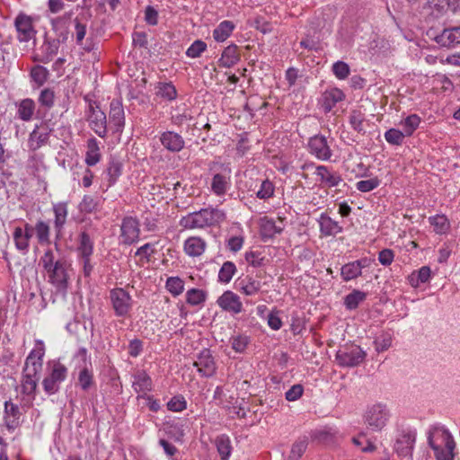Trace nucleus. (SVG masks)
<instances>
[{
	"mask_svg": "<svg viewBox=\"0 0 460 460\" xmlns=\"http://www.w3.org/2000/svg\"><path fill=\"white\" fill-rule=\"evenodd\" d=\"M41 265L47 273L49 282L51 283L58 292L66 294L68 280V270L70 264L59 252L52 249H47L40 259Z\"/></svg>",
	"mask_w": 460,
	"mask_h": 460,
	"instance_id": "obj_1",
	"label": "nucleus"
},
{
	"mask_svg": "<svg viewBox=\"0 0 460 460\" xmlns=\"http://www.w3.org/2000/svg\"><path fill=\"white\" fill-rule=\"evenodd\" d=\"M44 354V344L42 341H38L37 345L29 353L25 360L21 387L22 393L29 396L31 400L35 397L38 382L37 375L42 368V358Z\"/></svg>",
	"mask_w": 460,
	"mask_h": 460,
	"instance_id": "obj_2",
	"label": "nucleus"
},
{
	"mask_svg": "<svg viewBox=\"0 0 460 460\" xmlns=\"http://www.w3.org/2000/svg\"><path fill=\"white\" fill-rule=\"evenodd\" d=\"M226 219L223 209L208 206L183 216L179 225L184 229H206L220 226Z\"/></svg>",
	"mask_w": 460,
	"mask_h": 460,
	"instance_id": "obj_3",
	"label": "nucleus"
},
{
	"mask_svg": "<svg viewBox=\"0 0 460 460\" xmlns=\"http://www.w3.org/2000/svg\"><path fill=\"white\" fill-rule=\"evenodd\" d=\"M428 444L434 452L437 460H453L456 443L449 430L443 425L435 424L429 427Z\"/></svg>",
	"mask_w": 460,
	"mask_h": 460,
	"instance_id": "obj_4",
	"label": "nucleus"
},
{
	"mask_svg": "<svg viewBox=\"0 0 460 460\" xmlns=\"http://www.w3.org/2000/svg\"><path fill=\"white\" fill-rule=\"evenodd\" d=\"M416 437V429L411 427L402 428L397 430L394 443V451L398 457L412 460Z\"/></svg>",
	"mask_w": 460,
	"mask_h": 460,
	"instance_id": "obj_5",
	"label": "nucleus"
},
{
	"mask_svg": "<svg viewBox=\"0 0 460 460\" xmlns=\"http://www.w3.org/2000/svg\"><path fill=\"white\" fill-rule=\"evenodd\" d=\"M391 413L385 404L375 403L368 406L364 413V421L372 431H381L387 424Z\"/></svg>",
	"mask_w": 460,
	"mask_h": 460,
	"instance_id": "obj_6",
	"label": "nucleus"
},
{
	"mask_svg": "<svg viewBox=\"0 0 460 460\" xmlns=\"http://www.w3.org/2000/svg\"><path fill=\"white\" fill-rule=\"evenodd\" d=\"M366 357V351L358 345L346 344L338 349L335 360L341 367H355L360 365Z\"/></svg>",
	"mask_w": 460,
	"mask_h": 460,
	"instance_id": "obj_7",
	"label": "nucleus"
},
{
	"mask_svg": "<svg viewBox=\"0 0 460 460\" xmlns=\"http://www.w3.org/2000/svg\"><path fill=\"white\" fill-rule=\"evenodd\" d=\"M67 376V368L59 361H54L49 367V373L42 381L46 394H55L58 392L60 385Z\"/></svg>",
	"mask_w": 460,
	"mask_h": 460,
	"instance_id": "obj_8",
	"label": "nucleus"
},
{
	"mask_svg": "<svg viewBox=\"0 0 460 460\" xmlns=\"http://www.w3.org/2000/svg\"><path fill=\"white\" fill-rule=\"evenodd\" d=\"M110 300L117 316H126L132 309V297L128 291L116 288L110 291Z\"/></svg>",
	"mask_w": 460,
	"mask_h": 460,
	"instance_id": "obj_9",
	"label": "nucleus"
},
{
	"mask_svg": "<svg viewBox=\"0 0 460 460\" xmlns=\"http://www.w3.org/2000/svg\"><path fill=\"white\" fill-rule=\"evenodd\" d=\"M447 9L454 13L460 9V0H428L423 7V13L430 19H438L443 16Z\"/></svg>",
	"mask_w": 460,
	"mask_h": 460,
	"instance_id": "obj_10",
	"label": "nucleus"
},
{
	"mask_svg": "<svg viewBox=\"0 0 460 460\" xmlns=\"http://www.w3.org/2000/svg\"><path fill=\"white\" fill-rule=\"evenodd\" d=\"M309 153L321 161H329L332 156L331 142L323 135H314L307 143Z\"/></svg>",
	"mask_w": 460,
	"mask_h": 460,
	"instance_id": "obj_11",
	"label": "nucleus"
},
{
	"mask_svg": "<svg viewBox=\"0 0 460 460\" xmlns=\"http://www.w3.org/2000/svg\"><path fill=\"white\" fill-rule=\"evenodd\" d=\"M89 127L102 138L107 136L106 114L95 103H90L86 115Z\"/></svg>",
	"mask_w": 460,
	"mask_h": 460,
	"instance_id": "obj_12",
	"label": "nucleus"
},
{
	"mask_svg": "<svg viewBox=\"0 0 460 460\" xmlns=\"http://www.w3.org/2000/svg\"><path fill=\"white\" fill-rule=\"evenodd\" d=\"M374 261L369 257H362L357 261H349L341 268V277L346 282L356 279L362 275L363 270L370 268Z\"/></svg>",
	"mask_w": 460,
	"mask_h": 460,
	"instance_id": "obj_13",
	"label": "nucleus"
},
{
	"mask_svg": "<svg viewBox=\"0 0 460 460\" xmlns=\"http://www.w3.org/2000/svg\"><path fill=\"white\" fill-rule=\"evenodd\" d=\"M24 406L20 407L12 401L4 402V422L8 431H14L23 420Z\"/></svg>",
	"mask_w": 460,
	"mask_h": 460,
	"instance_id": "obj_14",
	"label": "nucleus"
},
{
	"mask_svg": "<svg viewBox=\"0 0 460 460\" xmlns=\"http://www.w3.org/2000/svg\"><path fill=\"white\" fill-rule=\"evenodd\" d=\"M193 366L202 377H211L217 372V363L208 349H202L198 355Z\"/></svg>",
	"mask_w": 460,
	"mask_h": 460,
	"instance_id": "obj_15",
	"label": "nucleus"
},
{
	"mask_svg": "<svg viewBox=\"0 0 460 460\" xmlns=\"http://www.w3.org/2000/svg\"><path fill=\"white\" fill-rule=\"evenodd\" d=\"M139 234L138 220L132 217H125L120 226V242L126 245L133 244L139 240Z\"/></svg>",
	"mask_w": 460,
	"mask_h": 460,
	"instance_id": "obj_16",
	"label": "nucleus"
},
{
	"mask_svg": "<svg viewBox=\"0 0 460 460\" xmlns=\"http://www.w3.org/2000/svg\"><path fill=\"white\" fill-rule=\"evenodd\" d=\"M17 39L20 42L33 41L35 45L36 30L30 16L21 13L14 20Z\"/></svg>",
	"mask_w": 460,
	"mask_h": 460,
	"instance_id": "obj_17",
	"label": "nucleus"
},
{
	"mask_svg": "<svg viewBox=\"0 0 460 460\" xmlns=\"http://www.w3.org/2000/svg\"><path fill=\"white\" fill-rule=\"evenodd\" d=\"M109 122L114 133H122L125 127V112L120 100L113 99L111 102Z\"/></svg>",
	"mask_w": 460,
	"mask_h": 460,
	"instance_id": "obj_18",
	"label": "nucleus"
},
{
	"mask_svg": "<svg viewBox=\"0 0 460 460\" xmlns=\"http://www.w3.org/2000/svg\"><path fill=\"white\" fill-rule=\"evenodd\" d=\"M217 305L224 311L237 314L243 311L240 296L233 291H225L217 300Z\"/></svg>",
	"mask_w": 460,
	"mask_h": 460,
	"instance_id": "obj_19",
	"label": "nucleus"
},
{
	"mask_svg": "<svg viewBox=\"0 0 460 460\" xmlns=\"http://www.w3.org/2000/svg\"><path fill=\"white\" fill-rule=\"evenodd\" d=\"M236 289L247 296L257 295L261 288V282L251 275L240 277L235 281Z\"/></svg>",
	"mask_w": 460,
	"mask_h": 460,
	"instance_id": "obj_20",
	"label": "nucleus"
},
{
	"mask_svg": "<svg viewBox=\"0 0 460 460\" xmlns=\"http://www.w3.org/2000/svg\"><path fill=\"white\" fill-rule=\"evenodd\" d=\"M317 222L322 236H336L343 231V227L339 224V222L332 219L326 213H322L317 219Z\"/></svg>",
	"mask_w": 460,
	"mask_h": 460,
	"instance_id": "obj_21",
	"label": "nucleus"
},
{
	"mask_svg": "<svg viewBox=\"0 0 460 460\" xmlns=\"http://www.w3.org/2000/svg\"><path fill=\"white\" fill-rule=\"evenodd\" d=\"M314 174L320 179L321 185L327 188L337 187L342 181L341 174L325 165L315 167Z\"/></svg>",
	"mask_w": 460,
	"mask_h": 460,
	"instance_id": "obj_22",
	"label": "nucleus"
},
{
	"mask_svg": "<svg viewBox=\"0 0 460 460\" xmlns=\"http://www.w3.org/2000/svg\"><path fill=\"white\" fill-rule=\"evenodd\" d=\"M50 129L45 126H36L32 132L30 134L28 139V146L31 150H37L42 146L46 145L49 141Z\"/></svg>",
	"mask_w": 460,
	"mask_h": 460,
	"instance_id": "obj_23",
	"label": "nucleus"
},
{
	"mask_svg": "<svg viewBox=\"0 0 460 460\" xmlns=\"http://www.w3.org/2000/svg\"><path fill=\"white\" fill-rule=\"evenodd\" d=\"M434 39L436 42L442 47H453L460 44V25L444 29L439 34L436 35Z\"/></svg>",
	"mask_w": 460,
	"mask_h": 460,
	"instance_id": "obj_24",
	"label": "nucleus"
},
{
	"mask_svg": "<svg viewBox=\"0 0 460 460\" xmlns=\"http://www.w3.org/2000/svg\"><path fill=\"white\" fill-rule=\"evenodd\" d=\"M161 144L164 148L171 152H180L184 147L183 137L173 131L163 132L160 136Z\"/></svg>",
	"mask_w": 460,
	"mask_h": 460,
	"instance_id": "obj_25",
	"label": "nucleus"
},
{
	"mask_svg": "<svg viewBox=\"0 0 460 460\" xmlns=\"http://www.w3.org/2000/svg\"><path fill=\"white\" fill-rule=\"evenodd\" d=\"M87 25L82 22L78 18L75 19V31L72 36L75 37V42L86 51H91L93 48L92 40L86 38Z\"/></svg>",
	"mask_w": 460,
	"mask_h": 460,
	"instance_id": "obj_26",
	"label": "nucleus"
},
{
	"mask_svg": "<svg viewBox=\"0 0 460 460\" xmlns=\"http://www.w3.org/2000/svg\"><path fill=\"white\" fill-rule=\"evenodd\" d=\"M207 248L206 241L199 236H190L184 241L183 250L190 257L202 255Z\"/></svg>",
	"mask_w": 460,
	"mask_h": 460,
	"instance_id": "obj_27",
	"label": "nucleus"
},
{
	"mask_svg": "<svg viewBox=\"0 0 460 460\" xmlns=\"http://www.w3.org/2000/svg\"><path fill=\"white\" fill-rule=\"evenodd\" d=\"M132 387L136 393H143L146 395L147 392L152 391L153 382L150 376L144 370H138L133 375Z\"/></svg>",
	"mask_w": 460,
	"mask_h": 460,
	"instance_id": "obj_28",
	"label": "nucleus"
},
{
	"mask_svg": "<svg viewBox=\"0 0 460 460\" xmlns=\"http://www.w3.org/2000/svg\"><path fill=\"white\" fill-rule=\"evenodd\" d=\"M16 117L22 121H31L35 114L36 104L30 98L15 102Z\"/></svg>",
	"mask_w": 460,
	"mask_h": 460,
	"instance_id": "obj_29",
	"label": "nucleus"
},
{
	"mask_svg": "<svg viewBox=\"0 0 460 460\" xmlns=\"http://www.w3.org/2000/svg\"><path fill=\"white\" fill-rule=\"evenodd\" d=\"M230 188V171L213 175L211 180V190L217 196L224 195Z\"/></svg>",
	"mask_w": 460,
	"mask_h": 460,
	"instance_id": "obj_30",
	"label": "nucleus"
},
{
	"mask_svg": "<svg viewBox=\"0 0 460 460\" xmlns=\"http://www.w3.org/2000/svg\"><path fill=\"white\" fill-rule=\"evenodd\" d=\"M282 231L283 227L277 225L274 219L268 217H263L260 219V232L264 240L270 239Z\"/></svg>",
	"mask_w": 460,
	"mask_h": 460,
	"instance_id": "obj_31",
	"label": "nucleus"
},
{
	"mask_svg": "<svg viewBox=\"0 0 460 460\" xmlns=\"http://www.w3.org/2000/svg\"><path fill=\"white\" fill-rule=\"evenodd\" d=\"M53 211L55 215L54 227L56 230L57 238H59L68 215L66 203L59 202L55 204L53 206Z\"/></svg>",
	"mask_w": 460,
	"mask_h": 460,
	"instance_id": "obj_32",
	"label": "nucleus"
},
{
	"mask_svg": "<svg viewBox=\"0 0 460 460\" xmlns=\"http://www.w3.org/2000/svg\"><path fill=\"white\" fill-rule=\"evenodd\" d=\"M344 97L343 92L338 88L326 90L323 94V105L325 111H330L332 107L341 102Z\"/></svg>",
	"mask_w": 460,
	"mask_h": 460,
	"instance_id": "obj_33",
	"label": "nucleus"
},
{
	"mask_svg": "<svg viewBox=\"0 0 460 460\" xmlns=\"http://www.w3.org/2000/svg\"><path fill=\"white\" fill-rule=\"evenodd\" d=\"M235 25L231 21L221 22L213 31V38L217 42H223L230 37Z\"/></svg>",
	"mask_w": 460,
	"mask_h": 460,
	"instance_id": "obj_34",
	"label": "nucleus"
},
{
	"mask_svg": "<svg viewBox=\"0 0 460 460\" xmlns=\"http://www.w3.org/2000/svg\"><path fill=\"white\" fill-rule=\"evenodd\" d=\"M101 153L99 144L96 138L92 137L87 141V151L85 154V163L89 166H93L99 163Z\"/></svg>",
	"mask_w": 460,
	"mask_h": 460,
	"instance_id": "obj_35",
	"label": "nucleus"
},
{
	"mask_svg": "<svg viewBox=\"0 0 460 460\" xmlns=\"http://www.w3.org/2000/svg\"><path fill=\"white\" fill-rule=\"evenodd\" d=\"M215 446L222 460H228L232 453L231 439L227 435H220L215 439Z\"/></svg>",
	"mask_w": 460,
	"mask_h": 460,
	"instance_id": "obj_36",
	"label": "nucleus"
},
{
	"mask_svg": "<svg viewBox=\"0 0 460 460\" xmlns=\"http://www.w3.org/2000/svg\"><path fill=\"white\" fill-rule=\"evenodd\" d=\"M239 53L236 45H229L226 47L219 59L220 65L224 67H231L239 61Z\"/></svg>",
	"mask_w": 460,
	"mask_h": 460,
	"instance_id": "obj_37",
	"label": "nucleus"
},
{
	"mask_svg": "<svg viewBox=\"0 0 460 460\" xmlns=\"http://www.w3.org/2000/svg\"><path fill=\"white\" fill-rule=\"evenodd\" d=\"M366 115L359 110H352L349 116L350 127L359 134H366L365 128Z\"/></svg>",
	"mask_w": 460,
	"mask_h": 460,
	"instance_id": "obj_38",
	"label": "nucleus"
},
{
	"mask_svg": "<svg viewBox=\"0 0 460 460\" xmlns=\"http://www.w3.org/2000/svg\"><path fill=\"white\" fill-rule=\"evenodd\" d=\"M429 224L438 234H445L450 229V223L445 215H436L429 217Z\"/></svg>",
	"mask_w": 460,
	"mask_h": 460,
	"instance_id": "obj_39",
	"label": "nucleus"
},
{
	"mask_svg": "<svg viewBox=\"0 0 460 460\" xmlns=\"http://www.w3.org/2000/svg\"><path fill=\"white\" fill-rule=\"evenodd\" d=\"M93 252V241L86 232L79 236L78 252L82 258H90Z\"/></svg>",
	"mask_w": 460,
	"mask_h": 460,
	"instance_id": "obj_40",
	"label": "nucleus"
},
{
	"mask_svg": "<svg viewBox=\"0 0 460 460\" xmlns=\"http://www.w3.org/2000/svg\"><path fill=\"white\" fill-rule=\"evenodd\" d=\"M367 298V293L354 289L352 292L345 296L344 305L348 310L356 309L360 303L365 301Z\"/></svg>",
	"mask_w": 460,
	"mask_h": 460,
	"instance_id": "obj_41",
	"label": "nucleus"
},
{
	"mask_svg": "<svg viewBox=\"0 0 460 460\" xmlns=\"http://www.w3.org/2000/svg\"><path fill=\"white\" fill-rule=\"evenodd\" d=\"M35 234L39 243L49 244L50 243V227L49 225L42 220H39L35 226Z\"/></svg>",
	"mask_w": 460,
	"mask_h": 460,
	"instance_id": "obj_42",
	"label": "nucleus"
},
{
	"mask_svg": "<svg viewBox=\"0 0 460 460\" xmlns=\"http://www.w3.org/2000/svg\"><path fill=\"white\" fill-rule=\"evenodd\" d=\"M13 236L17 250H19L22 253H26L29 250V242L31 237L26 235V234L22 233V227L20 226L14 228Z\"/></svg>",
	"mask_w": 460,
	"mask_h": 460,
	"instance_id": "obj_43",
	"label": "nucleus"
},
{
	"mask_svg": "<svg viewBox=\"0 0 460 460\" xmlns=\"http://www.w3.org/2000/svg\"><path fill=\"white\" fill-rule=\"evenodd\" d=\"M156 89L157 96L166 101H172L177 97L176 88L172 83H159Z\"/></svg>",
	"mask_w": 460,
	"mask_h": 460,
	"instance_id": "obj_44",
	"label": "nucleus"
},
{
	"mask_svg": "<svg viewBox=\"0 0 460 460\" xmlns=\"http://www.w3.org/2000/svg\"><path fill=\"white\" fill-rule=\"evenodd\" d=\"M236 272V266L232 261H226L218 272V281L222 283H229Z\"/></svg>",
	"mask_w": 460,
	"mask_h": 460,
	"instance_id": "obj_45",
	"label": "nucleus"
},
{
	"mask_svg": "<svg viewBox=\"0 0 460 460\" xmlns=\"http://www.w3.org/2000/svg\"><path fill=\"white\" fill-rule=\"evenodd\" d=\"M392 333L389 332H383L374 341L375 349L378 353L385 351L392 346Z\"/></svg>",
	"mask_w": 460,
	"mask_h": 460,
	"instance_id": "obj_46",
	"label": "nucleus"
},
{
	"mask_svg": "<svg viewBox=\"0 0 460 460\" xmlns=\"http://www.w3.org/2000/svg\"><path fill=\"white\" fill-rule=\"evenodd\" d=\"M207 293L199 288H190L186 292V301L190 305H199L206 301Z\"/></svg>",
	"mask_w": 460,
	"mask_h": 460,
	"instance_id": "obj_47",
	"label": "nucleus"
},
{
	"mask_svg": "<svg viewBox=\"0 0 460 460\" xmlns=\"http://www.w3.org/2000/svg\"><path fill=\"white\" fill-rule=\"evenodd\" d=\"M122 164L119 161L112 160L109 163L106 172L109 177L108 187L112 186L121 175Z\"/></svg>",
	"mask_w": 460,
	"mask_h": 460,
	"instance_id": "obj_48",
	"label": "nucleus"
},
{
	"mask_svg": "<svg viewBox=\"0 0 460 460\" xmlns=\"http://www.w3.org/2000/svg\"><path fill=\"white\" fill-rule=\"evenodd\" d=\"M165 288L173 296H178L184 290V282L179 277H170L166 280Z\"/></svg>",
	"mask_w": 460,
	"mask_h": 460,
	"instance_id": "obj_49",
	"label": "nucleus"
},
{
	"mask_svg": "<svg viewBox=\"0 0 460 460\" xmlns=\"http://www.w3.org/2000/svg\"><path fill=\"white\" fill-rule=\"evenodd\" d=\"M44 62L50 61L58 52L59 40H46L42 46Z\"/></svg>",
	"mask_w": 460,
	"mask_h": 460,
	"instance_id": "obj_50",
	"label": "nucleus"
},
{
	"mask_svg": "<svg viewBox=\"0 0 460 460\" xmlns=\"http://www.w3.org/2000/svg\"><path fill=\"white\" fill-rule=\"evenodd\" d=\"M420 123V118L417 114H411L406 117L401 125L406 136H411L418 128Z\"/></svg>",
	"mask_w": 460,
	"mask_h": 460,
	"instance_id": "obj_51",
	"label": "nucleus"
},
{
	"mask_svg": "<svg viewBox=\"0 0 460 460\" xmlns=\"http://www.w3.org/2000/svg\"><path fill=\"white\" fill-rule=\"evenodd\" d=\"M456 245V240H447L446 241L442 246L438 249V263H446L450 257L453 248Z\"/></svg>",
	"mask_w": 460,
	"mask_h": 460,
	"instance_id": "obj_52",
	"label": "nucleus"
},
{
	"mask_svg": "<svg viewBox=\"0 0 460 460\" xmlns=\"http://www.w3.org/2000/svg\"><path fill=\"white\" fill-rule=\"evenodd\" d=\"M98 206L99 200L97 198L91 195H84L79 204V209L81 212L91 213L96 210Z\"/></svg>",
	"mask_w": 460,
	"mask_h": 460,
	"instance_id": "obj_53",
	"label": "nucleus"
},
{
	"mask_svg": "<svg viewBox=\"0 0 460 460\" xmlns=\"http://www.w3.org/2000/svg\"><path fill=\"white\" fill-rule=\"evenodd\" d=\"M307 447V438H303L296 441L291 448L289 460H298Z\"/></svg>",
	"mask_w": 460,
	"mask_h": 460,
	"instance_id": "obj_54",
	"label": "nucleus"
},
{
	"mask_svg": "<svg viewBox=\"0 0 460 460\" xmlns=\"http://www.w3.org/2000/svg\"><path fill=\"white\" fill-rule=\"evenodd\" d=\"M405 133H402L399 129L390 128L385 133V139L387 143L394 146H400L404 140Z\"/></svg>",
	"mask_w": 460,
	"mask_h": 460,
	"instance_id": "obj_55",
	"label": "nucleus"
},
{
	"mask_svg": "<svg viewBox=\"0 0 460 460\" xmlns=\"http://www.w3.org/2000/svg\"><path fill=\"white\" fill-rule=\"evenodd\" d=\"M249 342V337L243 334L235 335L231 338L232 349L238 353H243Z\"/></svg>",
	"mask_w": 460,
	"mask_h": 460,
	"instance_id": "obj_56",
	"label": "nucleus"
},
{
	"mask_svg": "<svg viewBox=\"0 0 460 460\" xmlns=\"http://www.w3.org/2000/svg\"><path fill=\"white\" fill-rule=\"evenodd\" d=\"M274 194V185L269 180H263L261 182L260 189L256 192V197L260 199H267Z\"/></svg>",
	"mask_w": 460,
	"mask_h": 460,
	"instance_id": "obj_57",
	"label": "nucleus"
},
{
	"mask_svg": "<svg viewBox=\"0 0 460 460\" xmlns=\"http://www.w3.org/2000/svg\"><path fill=\"white\" fill-rule=\"evenodd\" d=\"M207 49V44L200 40H195L186 50V55L189 58H199Z\"/></svg>",
	"mask_w": 460,
	"mask_h": 460,
	"instance_id": "obj_58",
	"label": "nucleus"
},
{
	"mask_svg": "<svg viewBox=\"0 0 460 460\" xmlns=\"http://www.w3.org/2000/svg\"><path fill=\"white\" fill-rule=\"evenodd\" d=\"M186 407L187 402L182 395H175L167 402L168 410L174 412L182 411Z\"/></svg>",
	"mask_w": 460,
	"mask_h": 460,
	"instance_id": "obj_59",
	"label": "nucleus"
},
{
	"mask_svg": "<svg viewBox=\"0 0 460 460\" xmlns=\"http://www.w3.org/2000/svg\"><path fill=\"white\" fill-rule=\"evenodd\" d=\"M380 184V181L377 178H371L368 180L359 181L356 183L357 190L361 192H368L376 188H377Z\"/></svg>",
	"mask_w": 460,
	"mask_h": 460,
	"instance_id": "obj_60",
	"label": "nucleus"
},
{
	"mask_svg": "<svg viewBox=\"0 0 460 460\" xmlns=\"http://www.w3.org/2000/svg\"><path fill=\"white\" fill-rule=\"evenodd\" d=\"M48 75V70L41 66H36L31 71V78L40 85L46 82Z\"/></svg>",
	"mask_w": 460,
	"mask_h": 460,
	"instance_id": "obj_61",
	"label": "nucleus"
},
{
	"mask_svg": "<svg viewBox=\"0 0 460 460\" xmlns=\"http://www.w3.org/2000/svg\"><path fill=\"white\" fill-rule=\"evenodd\" d=\"M332 72L337 78L343 80L349 75V67L345 62L337 61L332 66Z\"/></svg>",
	"mask_w": 460,
	"mask_h": 460,
	"instance_id": "obj_62",
	"label": "nucleus"
},
{
	"mask_svg": "<svg viewBox=\"0 0 460 460\" xmlns=\"http://www.w3.org/2000/svg\"><path fill=\"white\" fill-rule=\"evenodd\" d=\"M78 382L83 390H88L93 384L92 373L87 368L82 369L79 373Z\"/></svg>",
	"mask_w": 460,
	"mask_h": 460,
	"instance_id": "obj_63",
	"label": "nucleus"
},
{
	"mask_svg": "<svg viewBox=\"0 0 460 460\" xmlns=\"http://www.w3.org/2000/svg\"><path fill=\"white\" fill-rule=\"evenodd\" d=\"M54 92L50 89H44L40 92L39 102L40 103L49 109L54 105Z\"/></svg>",
	"mask_w": 460,
	"mask_h": 460,
	"instance_id": "obj_64",
	"label": "nucleus"
}]
</instances>
